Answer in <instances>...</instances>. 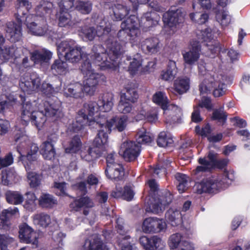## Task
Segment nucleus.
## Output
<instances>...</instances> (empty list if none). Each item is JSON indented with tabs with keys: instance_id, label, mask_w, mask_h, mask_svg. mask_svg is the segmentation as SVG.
<instances>
[{
	"instance_id": "f257e3e1",
	"label": "nucleus",
	"mask_w": 250,
	"mask_h": 250,
	"mask_svg": "<svg viewBox=\"0 0 250 250\" xmlns=\"http://www.w3.org/2000/svg\"><path fill=\"white\" fill-rule=\"evenodd\" d=\"M100 29H102V32L99 30L95 32L93 27L85 28L83 31L85 37L89 41L93 40L96 33L106 47V49H105L101 44H95L93 46L92 54L90 56L92 63L96 67H97V69H114L117 64L121 45L112 35L110 27L105 26L102 28L100 27Z\"/></svg>"
},
{
	"instance_id": "f03ea898",
	"label": "nucleus",
	"mask_w": 250,
	"mask_h": 250,
	"mask_svg": "<svg viewBox=\"0 0 250 250\" xmlns=\"http://www.w3.org/2000/svg\"><path fill=\"white\" fill-rule=\"evenodd\" d=\"M17 12L15 17L17 23L9 21L7 23L6 36L11 42H17L21 40L22 24L24 23L33 35H44L47 32L48 26L46 21L42 19L41 22L34 21L36 16L29 14L32 7L31 3L28 0H14Z\"/></svg>"
},
{
	"instance_id": "7ed1b4c3",
	"label": "nucleus",
	"mask_w": 250,
	"mask_h": 250,
	"mask_svg": "<svg viewBox=\"0 0 250 250\" xmlns=\"http://www.w3.org/2000/svg\"><path fill=\"white\" fill-rule=\"evenodd\" d=\"M235 178L233 170H225L221 174L211 176L203 180L196 185V192L198 194H216L228 187Z\"/></svg>"
},
{
	"instance_id": "20e7f679",
	"label": "nucleus",
	"mask_w": 250,
	"mask_h": 250,
	"mask_svg": "<svg viewBox=\"0 0 250 250\" xmlns=\"http://www.w3.org/2000/svg\"><path fill=\"white\" fill-rule=\"evenodd\" d=\"M43 111H36L30 118V121L39 128L42 126L46 121V117H56L58 118L61 117L62 113L60 110L61 104L60 101L52 100L45 101L43 103Z\"/></svg>"
},
{
	"instance_id": "39448f33",
	"label": "nucleus",
	"mask_w": 250,
	"mask_h": 250,
	"mask_svg": "<svg viewBox=\"0 0 250 250\" xmlns=\"http://www.w3.org/2000/svg\"><path fill=\"white\" fill-rule=\"evenodd\" d=\"M57 53L59 58L64 57L66 61L72 63L77 62L85 58L82 48L72 40L62 41L57 46Z\"/></svg>"
},
{
	"instance_id": "423d86ee",
	"label": "nucleus",
	"mask_w": 250,
	"mask_h": 250,
	"mask_svg": "<svg viewBox=\"0 0 250 250\" xmlns=\"http://www.w3.org/2000/svg\"><path fill=\"white\" fill-rule=\"evenodd\" d=\"M108 140V135L104 130H98V133L93 142V146L89 147L85 153H81L82 158L87 162L93 161L103 156L104 151L102 148Z\"/></svg>"
},
{
	"instance_id": "0eeeda50",
	"label": "nucleus",
	"mask_w": 250,
	"mask_h": 250,
	"mask_svg": "<svg viewBox=\"0 0 250 250\" xmlns=\"http://www.w3.org/2000/svg\"><path fill=\"white\" fill-rule=\"evenodd\" d=\"M128 117L126 115L115 116L109 120L102 119L99 122H93L95 125H98L99 130H104V132L110 133L112 128L121 132L124 131L127 125Z\"/></svg>"
},
{
	"instance_id": "6e6552de",
	"label": "nucleus",
	"mask_w": 250,
	"mask_h": 250,
	"mask_svg": "<svg viewBox=\"0 0 250 250\" xmlns=\"http://www.w3.org/2000/svg\"><path fill=\"white\" fill-rule=\"evenodd\" d=\"M138 94L135 88H126V92L121 95V99L117 106L118 110L124 115L132 113L133 104L137 102Z\"/></svg>"
},
{
	"instance_id": "1a4fd4ad",
	"label": "nucleus",
	"mask_w": 250,
	"mask_h": 250,
	"mask_svg": "<svg viewBox=\"0 0 250 250\" xmlns=\"http://www.w3.org/2000/svg\"><path fill=\"white\" fill-rule=\"evenodd\" d=\"M197 39L199 42H207L206 45L208 47L209 56L211 58L215 57L220 50V43L215 41H212L213 36L211 33V29L206 28L204 30H198L196 32Z\"/></svg>"
},
{
	"instance_id": "9d476101",
	"label": "nucleus",
	"mask_w": 250,
	"mask_h": 250,
	"mask_svg": "<svg viewBox=\"0 0 250 250\" xmlns=\"http://www.w3.org/2000/svg\"><path fill=\"white\" fill-rule=\"evenodd\" d=\"M4 42V38L0 33V64H2L11 58L17 59L23 55L22 48L18 47L14 44L11 45H5L2 48L1 46Z\"/></svg>"
},
{
	"instance_id": "9b49d317",
	"label": "nucleus",
	"mask_w": 250,
	"mask_h": 250,
	"mask_svg": "<svg viewBox=\"0 0 250 250\" xmlns=\"http://www.w3.org/2000/svg\"><path fill=\"white\" fill-rule=\"evenodd\" d=\"M185 15L186 12L183 8L171 7L163 14V21L165 25L173 27L184 22Z\"/></svg>"
},
{
	"instance_id": "f8f14e48",
	"label": "nucleus",
	"mask_w": 250,
	"mask_h": 250,
	"mask_svg": "<svg viewBox=\"0 0 250 250\" xmlns=\"http://www.w3.org/2000/svg\"><path fill=\"white\" fill-rule=\"evenodd\" d=\"M150 6L153 11L146 13L143 18V20H145L144 25L143 26L146 30H150V28L157 25L160 20V16L156 12L163 13L165 9L161 6L157 1H150Z\"/></svg>"
},
{
	"instance_id": "ddd939ff",
	"label": "nucleus",
	"mask_w": 250,
	"mask_h": 250,
	"mask_svg": "<svg viewBox=\"0 0 250 250\" xmlns=\"http://www.w3.org/2000/svg\"><path fill=\"white\" fill-rule=\"evenodd\" d=\"M93 122H99V121L90 120L83 110H80L71 124V129L73 132H77L82 129L84 125H88L91 128H95L98 131L99 129L98 125H94Z\"/></svg>"
},
{
	"instance_id": "4468645a",
	"label": "nucleus",
	"mask_w": 250,
	"mask_h": 250,
	"mask_svg": "<svg viewBox=\"0 0 250 250\" xmlns=\"http://www.w3.org/2000/svg\"><path fill=\"white\" fill-rule=\"evenodd\" d=\"M167 225L162 219L156 217L146 218L142 225V229L145 233H158L166 228Z\"/></svg>"
},
{
	"instance_id": "2eb2a0df",
	"label": "nucleus",
	"mask_w": 250,
	"mask_h": 250,
	"mask_svg": "<svg viewBox=\"0 0 250 250\" xmlns=\"http://www.w3.org/2000/svg\"><path fill=\"white\" fill-rule=\"evenodd\" d=\"M84 77L85 78L83 85L84 90L89 95H93L98 83L101 81L104 82L105 80V77L104 75L96 72Z\"/></svg>"
},
{
	"instance_id": "dca6fc26",
	"label": "nucleus",
	"mask_w": 250,
	"mask_h": 250,
	"mask_svg": "<svg viewBox=\"0 0 250 250\" xmlns=\"http://www.w3.org/2000/svg\"><path fill=\"white\" fill-rule=\"evenodd\" d=\"M58 139V137L56 134H52L48 136L47 140L42 144L40 153L44 159L50 160L54 158L56 151L54 146Z\"/></svg>"
},
{
	"instance_id": "f3484780",
	"label": "nucleus",
	"mask_w": 250,
	"mask_h": 250,
	"mask_svg": "<svg viewBox=\"0 0 250 250\" xmlns=\"http://www.w3.org/2000/svg\"><path fill=\"white\" fill-rule=\"evenodd\" d=\"M19 238L22 243L37 244L38 242L37 234L34 230L26 223L19 226Z\"/></svg>"
},
{
	"instance_id": "a211bd4d",
	"label": "nucleus",
	"mask_w": 250,
	"mask_h": 250,
	"mask_svg": "<svg viewBox=\"0 0 250 250\" xmlns=\"http://www.w3.org/2000/svg\"><path fill=\"white\" fill-rule=\"evenodd\" d=\"M139 242L146 250H161L165 247L162 240L155 235L150 237L142 236L139 238Z\"/></svg>"
},
{
	"instance_id": "6ab92c4d",
	"label": "nucleus",
	"mask_w": 250,
	"mask_h": 250,
	"mask_svg": "<svg viewBox=\"0 0 250 250\" xmlns=\"http://www.w3.org/2000/svg\"><path fill=\"white\" fill-rule=\"evenodd\" d=\"M121 47L120 48V55L118 59V62L116 67L114 69L107 68L106 69V70L112 69L113 70H115L119 65H123L124 63L126 65L129 64V66H128V71L129 72L130 74L132 76L135 75L138 72L140 67L142 65V59H141L140 58L137 59L136 58L132 59L130 56H126L125 59H124V57H123L121 59L120 61L119 60V58L121 55ZM105 70H106V69Z\"/></svg>"
},
{
	"instance_id": "aec40b11",
	"label": "nucleus",
	"mask_w": 250,
	"mask_h": 250,
	"mask_svg": "<svg viewBox=\"0 0 250 250\" xmlns=\"http://www.w3.org/2000/svg\"><path fill=\"white\" fill-rule=\"evenodd\" d=\"M190 50L183 54L185 62L188 65L194 64L199 59L201 50L199 41H192Z\"/></svg>"
},
{
	"instance_id": "412c9836",
	"label": "nucleus",
	"mask_w": 250,
	"mask_h": 250,
	"mask_svg": "<svg viewBox=\"0 0 250 250\" xmlns=\"http://www.w3.org/2000/svg\"><path fill=\"white\" fill-rule=\"evenodd\" d=\"M125 150L123 157L127 162L134 161L137 159L141 152V146L134 141H127L124 144Z\"/></svg>"
},
{
	"instance_id": "4be33fe9",
	"label": "nucleus",
	"mask_w": 250,
	"mask_h": 250,
	"mask_svg": "<svg viewBox=\"0 0 250 250\" xmlns=\"http://www.w3.org/2000/svg\"><path fill=\"white\" fill-rule=\"evenodd\" d=\"M40 85L41 79L39 77H24L21 79L19 83L21 89L27 93L38 89Z\"/></svg>"
},
{
	"instance_id": "5701e85b",
	"label": "nucleus",
	"mask_w": 250,
	"mask_h": 250,
	"mask_svg": "<svg viewBox=\"0 0 250 250\" xmlns=\"http://www.w3.org/2000/svg\"><path fill=\"white\" fill-rule=\"evenodd\" d=\"M142 51L146 54L157 53L160 49V41L155 37L146 38L140 42Z\"/></svg>"
},
{
	"instance_id": "b1692460",
	"label": "nucleus",
	"mask_w": 250,
	"mask_h": 250,
	"mask_svg": "<svg viewBox=\"0 0 250 250\" xmlns=\"http://www.w3.org/2000/svg\"><path fill=\"white\" fill-rule=\"evenodd\" d=\"M19 212L18 208L14 207L13 208H9L4 209L0 214V227L4 230H9L10 228L11 223V220L13 216Z\"/></svg>"
},
{
	"instance_id": "393cba45",
	"label": "nucleus",
	"mask_w": 250,
	"mask_h": 250,
	"mask_svg": "<svg viewBox=\"0 0 250 250\" xmlns=\"http://www.w3.org/2000/svg\"><path fill=\"white\" fill-rule=\"evenodd\" d=\"M134 194V191L129 186H125L124 188L116 186L115 189L112 191L111 196L115 198H122L130 201L133 199Z\"/></svg>"
},
{
	"instance_id": "a878e982",
	"label": "nucleus",
	"mask_w": 250,
	"mask_h": 250,
	"mask_svg": "<svg viewBox=\"0 0 250 250\" xmlns=\"http://www.w3.org/2000/svg\"><path fill=\"white\" fill-rule=\"evenodd\" d=\"M64 95L67 97L81 98L84 96V87L79 83H70L64 88Z\"/></svg>"
},
{
	"instance_id": "bb28decb",
	"label": "nucleus",
	"mask_w": 250,
	"mask_h": 250,
	"mask_svg": "<svg viewBox=\"0 0 250 250\" xmlns=\"http://www.w3.org/2000/svg\"><path fill=\"white\" fill-rule=\"evenodd\" d=\"M52 56V53L50 51L45 49L35 50L30 53V60L34 64H42L48 62Z\"/></svg>"
},
{
	"instance_id": "cd10ccee",
	"label": "nucleus",
	"mask_w": 250,
	"mask_h": 250,
	"mask_svg": "<svg viewBox=\"0 0 250 250\" xmlns=\"http://www.w3.org/2000/svg\"><path fill=\"white\" fill-rule=\"evenodd\" d=\"M105 174L107 178L114 181L122 180L125 175L124 168L122 165H115L112 167H106Z\"/></svg>"
},
{
	"instance_id": "c85d7f7f",
	"label": "nucleus",
	"mask_w": 250,
	"mask_h": 250,
	"mask_svg": "<svg viewBox=\"0 0 250 250\" xmlns=\"http://www.w3.org/2000/svg\"><path fill=\"white\" fill-rule=\"evenodd\" d=\"M94 206L92 200L87 196H82L79 199H75L69 205L70 208L73 210L79 211L82 208H90Z\"/></svg>"
},
{
	"instance_id": "c756f323",
	"label": "nucleus",
	"mask_w": 250,
	"mask_h": 250,
	"mask_svg": "<svg viewBox=\"0 0 250 250\" xmlns=\"http://www.w3.org/2000/svg\"><path fill=\"white\" fill-rule=\"evenodd\" d=\"M134 19V22L131 20V22H128L127 29L128 33V41L132 42L137 41V38L140 35L141 31L138 27V18L133 15H131L126 20Z\"/></svg>"
},
{
	"instance_id": "7c9ffc66",
	"label": "nucleus",
	"mask_w": 250,
	"mask_h": 250,
	"mask_svg": "<svg viewBox=\"0 0 250 250\" xmlns=\"http://www.w3.org/2000/svg\"><path fill=\"white\" fill-rule=\"evenodd\" d=\"M1 179L2 184L6 186H11L20 180L15 170L11 168L2 171Z\"/></svg>"
},
{
	"instance_id": "2f4dec72",
	"label": "nucleus",
	"mask_w": 250,
	"mask_h": 250,
	"mask_svg": "<svg viewBox=\"0 0 250 250\" xmlns=\"http://www.w3.org/2000/svg\"><path fill=\"white\" fill-rule=\"evenodd\" d=\"M190 88L189 78L184 77H178L173 83V90L174 92L179 95H182L187 93Z\"/></svg>"
},
{
	"instance_id": "473e14b6",
	"label": "nucleus",
	"mask_w": 250,
	"mask_h": 250,
	"mask_svg": "<svg viewBox=\"0 0 250 250\" xmlns=\"http://www.w3.org/2000/svg\"><path fill=\"white\" fill-rule=\"evenodd\" d=\"M114 96L112 93L106 92L99 98L97 101L100 110L103 112L110 111L113 105Z\"/></svg>"
},
{
	"instance_id": "72a5a7b5",
	"label": "nucleus",
	"mask_w": 250,
	"mask_h": 250,
	"mask_svg": "<svg viewBox=\"0 0 250 250\" xmlns=\"http://www.w3.org/2000/svg\"><path fill=\"white\" fill-rule=\"evenodd\" d=\"M57 204V199L53 195L49 193H42L39 199V205L43 208L51 209Z\"/></svg>"
},
{
	"instance_id": "f704fd0d",
	"label": "nucleus",
	"mask_w": 250,
	"mask_h": 250,
	"mask_svg": "<svg viewBox=\"0 0 250 250\" xmlns=\"http://www.w3.org/2000/svg\"><path fill=\"white\" fill-rule=\"evenodd\" d=\"M177 73V67L176 62L172 60H169L165 70H163L161 74V78L165 81L173 80Z\"/></svg>"
},
{
	"instance_id": "c9c22d12",
	"label": "nucleus",
	"mask_w": 250,
	"mask_h": 250,
	"mask_svg": "<svg viewBox=\"0 0 250 250\" xmlns=\"http://www.w3.org/2000/svg\"><path fill=\"white\" fill-rule=\"evenodd\" d=\"M58 23L60 27H69L73 26L76 22L72 19L71 15L68 11L60 10L57 16Z\"/></svg>"
},
{
	"instance_id": "e433bc0d",
	"label": "nucleus",
	"mask_w": 250,
	"mask_h": 250,
	"mask_svg": "<svg viewBox=\"0 0 250 250\" xmlns=\"http://www.w3.org/2000/svg\"><path fill=\"white\" fill-rule=\"evenodd\" d=\"M167 222L173 227L180 225L182 222V214L179 210L169 208L165 213Z\"/></svg>"
},
{
	"instance_id": "4c0bfd02",
	"label": "nucleus",
	"mask_w": 250,
	"mask_h": 250,
	"mask_svg": "<svg viewBox=\"0 0 250 250\" xmlns=\"http://www.w3.org/2000/svg\"><path fill=\"white\" fill-rule=\"evenodd\" d=\"M53 4L47 0H41L35 8L36 17H43L52 12Z\"/></svg>"
},
{
	"instance_id": "58836bf2",
	"label": "nucleus",
	"mask_w": 250,
	"mask_h": 250,
	"mask_svg": "<svg viewBox=\"0 0 250 250\" xmlns=\"http://www.w3.org/2000/svg\"><path fill=\"white\" fill-rule=\"evenodd\" d=\"M6 200L10 204L18 205L24 201V197L20 191L7 190L5 193Z\"/></svg>"
},
{
	"instance_id": "ea45409f",
	"label": "nucleus",
	"mask_w": 250,
	"mask_h": 250,
	"mask_svg": "<svg viewBox=\"0 0 250 250\" xmlns=\"http://www.w3.org/2000/svg\"><path fill=\"white\" fill-rule=\"evenodd\" d=\"M35 107L31 103L27 102L23 103L22 107L21 118L23 125H26L31 118L30 117L36 112Z\"/></svg>"
},
{
	"instance_id": "a19ab883",
	"label": "nucleus",
	"mask_w": 250,
	"mask_h": 250,
	"mask_svg": "<svg viewBox=\"0 0 250 250\" xmlns=\"http://www.w3.org/2000/svg\"><path fill=\"white\" fill-rule=\"evenodd\" d=\"M17 150L20 154V160L22 161V163L24 165L25 168L27 170L28 164L27 163L26 166L24 161L27 160L29 163L31 164L32 161H35L36 158V154L39 150V147L36 144H32L30 146V150L27 152L26 155H21L18 148H17Z\"/></svg>"
},
{
	"instance_id": "79ce46f5",
	"label": "nucleus",
	"mask_w": 250,
	"mask_h": 250,
	"mask_svg": "<svg viewBox=\"0 0 250 250\" xmlns=\"http://www.w3.org/2000/svg\"><path fill=\"white\" fill-rule=\"evenodd\" d=\"M136 140L137 144L146 145L151 143L153 140V137L151 134L143 127L139 129L136 135Z\"/></svg>"
},
{
	"instance_id": "37998d69",
	"label": "nucleus",
	"mask_w": 250,
	"mask_h": 250,
	"mask_svg": "<svg viewBox=\"0 0 250 250\" xmlns=\"http://www.w3.org/2000/svg\"><path fill=\"white\" fill-rule=\"evenodd\" d=\"M51 68L53 73L61 75H65L68 71V66L67 62L60 59L55 60Z\"/></svg>"
},
{
	"instance_id": "c03bdc74",
	"label": "nucleus",
	"mask_w": 250,
	"mask_h": 250,
	"mask_svg": "<svg viewBox=\"0 0 250 250\" xmlns=\"http://www.w3.org/2000/svg\"><path fill=\"white\" fill-rule=\"evenodd\" d=\"M112 10L116 21H121L128 15L130 8L121 4H115L112 6Z\"/></svg>"
},
{
	"instance_id": "a18cd8bd",
	"label": "nucleus",
	"mask_w": 250,
	"mask_h": 250,
	"mask_svg": "<svg viewBox=\"0 0 250 250\" xmlns=\"http://www.w3.org/2000/svg\"><path fill=\"white\" fill-rule=\"evenodd\" d=\"M82 143L78 135L74 136L69 142L68 146L65 148V151L67 153L76 154L81 149Z\"/></svg>"
},
{
	"instance_id": "49530a36",
	"label": "nucleus",
	"mask_w": 250,
	"mask_h": 250,
	"mask_svg": "<svg viewBox=\"0 0 250 250\" xmlns=\"http://www.w3.org/2000/svg\"><path fill=\"white\" fill-rule=\"evenodd\" d=\"M174 143L173 138L168 132H161L158 137L157 143L160 147H167L171 146Z\"/></svg>"
},
{
	"instance_id": "de8ad7c7",
	"label": "nucleus",
	"mask_w": 250,
	"mask_h": 250,
	"mask_svg": "<svg viewBox=\"0 0 250 250\" xmlns=\"http://www.w3.org/2000/svg\"><path fill=\"white\" fill-rule=\"evenodd\" d=\"M74 8L83 14H89L92 10V4L89 0H78L75 1Z\"/></svg>"
},
{
	"instance_id": "09e8293b",
	"label": "nucleus",
	"mask_w": 250,
	"mask_h": 250,
	"mask_svg": "<svg viewBox=\"0 0 250 250\" xmlns=\"http://www.w3.org/2000/svg\"><path fill=\"white\" fill-rule=\"evenodd\" d=\"M84 246L88 250H104V244L98 236L91 238L90 239H86Z\"/></svg>"
},
{
	"instance_id": "8fccbe9b",
	"label": "nucleus",
	"mask_w": 250,
	"mask_h": 250,
	"mask_svg": "<svg viewBox=\"0 0 250 250\" xmlns=\"http://www.w3.org/2000/svg\"><path fill=\"white\" fill-rule=\"evenodd\" d=\"M215 13L216 20L222 26H227L230 23L231 17L228 15V11L224 10H216Z\"/></svg>"
},
{
	"instance_id": "3c124183",
	"label": "nucleus",
	"mask_w": 250,
	"mask_h": 250,
	"mask_svg": "<svg viewBox=\"0 0 250 250\" xmlns=\"http://www.w3.org/2000/svg\"><path fill=\"white\" fill-rule=\"evenodd\" d=\"M34 221L35 223L40 227L45 228L47 227L51 222L50 216L48 214L43 212L35 215Z\"/></svg>"
},
{
	"instance_id": "603ef678",
	"label": "nucleus",
	"mask_w": 250,
	"mask_h": 250,
	"mask_svg": "<svg viewBox=\"0 0 250 250\" xmlns=\"http://www.w3.org/2000/svg\"><path fill=\"white\" fill-rule=\"evenodd\" d=\"M25 200L23 205L24 208L29 211H33L36 206L35 202L37 198L35 193L31 191H28L25 193Z\"/></svg>"
},
{
	"instance_id": "864d4df0",
	"label": "nucleus",
	"mask_w": 250,
	"mask_h": 250,
	"mask_svg": "<svg viewBox=\"0 0 250 250\" xmlns=\"http://www.w3.org/2000/svg\"><path fill=\"white\" fill-rule=\"evenodd\" d=\"M153 102L161 106L162 109L165 110L168 108V100L164 96V93L162 91L156 92L152 97Z\"/></svg>"
},
{
	"instance_id": "5fc2aeb1",
	"label": "nucleus",
	"mask_w": 250,
	"mask_h": 250,
	"mask_svg": "<svg viewBox=\"0 0 250 250\" xmlns=\"http://www.w3.org/2000/svg\"><path fill=\"white\" fill-rule=\"evenodd\" d=\"M131 20H125L121 24V29L119 31L117 34V37L119 40L123 42H126L128 41V33L127 29L128 22H131ZM134 22V21H133Z\"/></svg>"
},
{
	"instance_id": "6e6d98bb",
	"label": "nucleus",
	"mask_w": 250,
	"mask_h": 250,
	"mask_svg": "<svg viewBox=\"0 0 250 250\" xmlns=\"http://www.w3.org/2000/svg\"><path fill=\"white\" fill-rule=\"evenodd\" d=\"M27 178L31 188H37L41 184L42 179L40 175L35 172H28Z\"/></svg>"
},
{
	"instance_id": "4d7b16f0",
	"label": "nucleus",
	"mask_w": 250,
	"mask_h": 250,
	"mask_svg": "<svg viewBox=\"0 0 250 250\" xmlns=\"http://www.w3.org/2000/svg\"><path fill=\"white\" fill-rule=\"evenodd\" d=\"M84 107L85 109H83V111L90 120H93L92 118L95 112L100 110L98 102H89L87 105H84Z\"/></svg>"
},
{
	"instance_id": "13d9d810",
	"label": "nucleus",
	"mask_w": 250,
	"mask_h": 250,
	"mask_svg": "<svg viewBox=\"0 0 250 250\" xmlns=\"http://www.w3.org/2000/svg\"><path fill=\"white\" fill-rule=\"evenodd\" d=\"M41 91L43 94L48 97V99L46 101L49 100H52L53 102L56 101H60L56 97L53 96V98H51V96H53L55 90L50 84L43 83L41 86Z\"/></svg>"
},
{
	"instance_id": "bf43d9fd",
	"label": "nucleus",
	"mask_w": 250,
	"mask_h": 250,
	"mask_svg": "<svg viewBox=\"0 0 250 250\" xmlns=\"http://www.w3.org/2000/svg\"><path fill=\"white\" fill-rule=\"evenodd\" d=\"M198 163L201 166H198L195 169V173L197 174L200 172H205L210 170V162L205 157H200L198 159Z\"/></svg>"
},
{
	"instance_id": "052dcab7",
	"label": "nucleus",
	"mask_w": 250,
	"mask_h": 250,
	"mask_svg": "<svg viewBox=\"0 0 250 250\" xmlns=\"http://www.w3.org/2000/svg\"><path fill=\"white\" fill-rule=\"evenodd\" d=\"M173 195L168 191H165L162 193L161 195H159L157 200L159 201V203L165 207L168 205L172 201Z\"/></svg>"
},
{
	"instance_id": "680f3d73",
	"label": "nucleus",
	"mask_w": 250,
	"mask_h": 250,
	"mask_svg": "<svg viewBox=\"0 0 250 250\" xmlns=\"http://www.w3.org/2000/svg\"><path fill=\"white\" fill-rule=\"evenodd\" d=\"M228 115L226 112L220 109H215L212 113V120H217L222 122L223 124L226 123L227 120Z\"/></svg>"
},
{
	"instance_id": "e2e57ef3",
	"label": "nucleus",
	"mask_w": 250,
	"mask_h": 250,
	"mask_svg": "<svg viewBox=\"0 0 250 250\" xmlns=\"http://www.w3.org/2000/svg\"><path fill=\"white\" fill-rule=\"evenodd\" d=\"M182 235L178 233L173 234L170 236L168 240V245L171 249H174L180 246L181 241Z\"/></svg>"
},
{
	"instance_id": "0e129e2a",
	"label": "nucleus",
	"mask_w": 250,
	"mask_h": 250,
	"mask_svg": "<svg viewBox=\"0 0 250 250\" xmlns=\"http://www.w3.org/2000/svg\"><path fill=\"white\" fill-rule=\"evenodd\" d=\"M80 69L84 76L95 72L94 69L92 68V63L87 59L82 63Z\"/></svg>"
},
{
	"instance_id": "69168bd1",
	"label": "nucleus",
	"mask_w": 250,
	"mask_h": 250,
	"mask_svg": "<svg viewBox=\"0 0 250 250\" xmlns=\"http://www.w3.org/2000/svg\"><path fill=\"white\" fill-rule=\"evenodd\" d=\"M116 228L117 229V232L122 236H124V237L123 238V239L128 240L130 238V236L129 235H127V231H126L123 226V223L122 222V219L118 218L116 220Z\"/></svg>"
},
{
	"instance_id": "338daca9",
	"label": "nucleus",
	"mask_w": 250,
	"mask_h": 250,
	"mask_svg": "<svg viewBox=\"0 0 250 250\" xmlns=\"http://www.w3.org/2000/svg\"><path fill=\"white\" fill-rule=\"evenodd\" d=\"M115 156H116V154L114 152L107 153L104 151L102 156H104L105 158L106 167H110L114 166L115 165L119 164L115 162Z\"/></svg>"
},
{
	"instance_id": "774afa93",
	"label": "nucleus",
	"mask_w": 250,
	"mask_h": 250,
	"mask_svg": "<svg viewBox=\"0 0 250 250\" xmlns=\"http://www.w3.org/2000/svg\"><path fill=\"white\" fill-rule=\"evenodd\" d=\"M158 112L156 108H152L146 113V120L151 123H155L158 120Z\"/></svg>"
}]
</instances>
